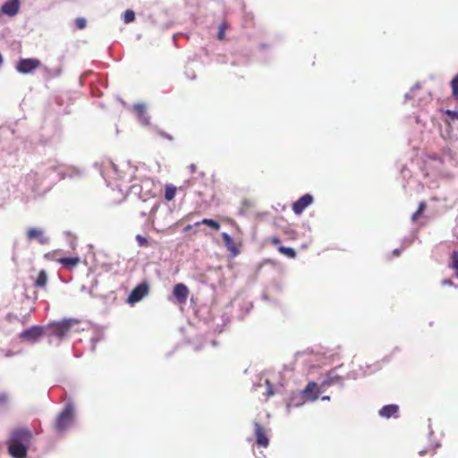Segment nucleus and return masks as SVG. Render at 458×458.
Instances as JSON below:
<instances>
[{"mask_svg":"<svg viewBox=\"0 0 458 458\" xmlns=\"http://www.w3.org/2000/svg\"><path fill=\"white\" fill-rule=\"evenodd\" d=\"M225 38V30H219L218 34H217V38L219 40H223Z\"/></svg>","mask_w":458,"mask_h":458,"instance_id":"obj_32","label":"nucleus"},{"mask_svg":"<svg viewBox=\"0 0 458 458\" xmlns=\"http://www.w3.org/2000/svg\"><path fill=\"white\" fill-rule=\"evenodd\" d=\"M399 253H400V250H399L398 249H395V250L393 251V254H394V256H398V255H399Z\"/></svg>","mask_w":458,"mask_h":458,"instance_id":"obj_34","label":"nucleus"},{"mask_svg":"<svg viewBox=\"0 0 458 458\" xmlns=\"http://www.w3.org/2000/svg\"><path fill=\"white\" fill-rule=\"evenodd\" d=\"M399 407L396 404L385 405L379 410V415L381 417L390 418L392 416H396Z\"/></svg>","mask_w":458,"mask_h":458,"instance_id":"obj_14","label":"nucleus"},{"mask_svg":"<svg viewBox=\"0 0 458 458\" xmlns=\"http://www.w3.org/2000/svg\"><path fill=\"white\" fill-rule=\"evenodd\" d=\"M75 26L77 29H84L87 26V21L85 18H77L75 20Z\"/></svg>","mask_w":458,"mask_h":458,"instance_id":"obj_28","label":"nucleus"},{"mask_svg":"<svg viewBox=\"0 0 458 458\" xmlns=\"http://www.w3.org/2000/svg\"><path fill=\"white\" fill-rule=\"evenodd\" d=\"M273 242H274V243H278V242H279V240H278L277 238H275V239H273Z\"/></svg>","mask_w":458,"mask_h":458,"instance_id":"obj_38","label":"nucleus"},{"mask_svg":"<svg viewBox=\"0 0 458 458\" xmlns=\"http://www.w3.org/2000/svg\"><path fill=\"white\" fill-rule=\"evenodd\" d=\"M19 7V0H9L3 4L1 10L4 13L13 16L18 13Z\"/></svg>","mask_w":458,"mask_h":458,"instance_id":"obj_12","label":"nucleus"},{"mask_svg":"<svg viewBox=\"0 0 458 458\" xmlns=\"http://www.w3.org/2000/svg\"><path fill=\"white\" fill-rule=\"evenodd\" d=\"M148 293V284L147 283H141L136 286L128 297V302L134 304L143 299Z\"/></svg>","mask_w":458,"mask_h":458,"instance_id":"obj_4","label":"nucleus"},{"mask_svg":"<svg viewBox=\"0 0 458 458\" xmlns=\"http://www.w3.org/2000/svg\"><path fill=\"white\" fill-rule=\"evenodd\" d=\"M199 225H206L216 231L220 229V225L216 221L209 218H204L201 221L195 223L194 225L199 226Z\"/></svg>","mask_w":458,"mask_h":458,"instance_id":"obj_17","label":"nucleus"},{"mask_svg":"<svg viewBox=\"0 0 458 458\" xmlns=\"http://www.w3.org/2000/svg\"><path fill=\"white\" fill-rule=\"evenodd\" d=\"M45 330L46 329L43 327H31L30 328L22 331L20 334V337L34 343L44 334Z\"/></svg>","mask_w":458,"mask_h":458,"instance_id":"obj_6","label":"nucleus"},{"mask_svg":"<svg viewBox=\"0 0 458 458\" xmlns=\"http://www.w3.org/2000/svg\"><path fill=\"white\" fill-rule=\"evenodd\" d=\"M323 401H328L330 400V397L328 395H325L321 398Z\"/></svg>","mask_w":458,"mask_h":458,"instance_id":"obj_36","label":"nucleus"},{"mask_svg":"<svg viewBox=\"0 0 458 458\" xmlns=\"http://www.w3.org/2000/svg\"><path fill=\"white\" fill-rule=\"evenodd\" d=\"M425 208H426V203L425 202H420L418 210L412 215L411 220L412 221H416L418 216H419V215L420 213H422L425 210Z\"/></svg>","mask_w":458,"mask_h":458,"instance_id":"obj_26","label":"nucleus"},{"mask_svg":"<svg viewBox=\"0 0 458 458\" xmlns=\"http://www.w3.org/2000/svg\"><path fill=\"white\" fill-rule=\"evenodd\" d=\"M410 94H411V93H407V94L405 95V98H411Z\"/></svg>","mask_w":458,"mask_h":458,"instance_id":"obj_41","label":"nucleus"},{"mask_svg":"<svg viewBox=\"0 0 458 458\" xmlns=\"http://www.w3.org/2000/svg\"><path fill=\"white\" fill-rule=\"evenodd\" d=\"M220 30H223V29H225V26L224 24H222L220 27H219Z\"/></svg>","mask_w":458,"mask_h":458,"instance_id":"obj_40","label":"nucleus"},{"mask_svg":"<svg viewBox=\"0 0 458 458\" xmlns=\"http://www.w3.org/2000/svg\"><path fill=\"white\" fill-rule=\"evenodd\" d=\"M78 321L75 319H64L59 322H53L48 324L45 329L47 331L49 336L55 335L58 338L64 337L71 329V327Z\"/></svg>","mask_w":458,"mask_h":458,"instance_id":"obj_1","label":"nucleus"},{"mask_svg":"<svg viewBox=\"0 0 458 458\" xmlns=\"http://www.w3.org/2000/svg\"><path fill=\"white\" fill-rule=\"evenodd\" d=\"M340 380L341 378L339 376L334 375V372H330L327 376V378L323 382V385L330 386L338 383Z\"/></svg>","mask_w":458,"mask_h":458,"instance_id":"obj_22","label":"nucleus"},{"mask_svg":"<svg viewBox=\"0 0 458 458\" xmlns=\"http://www.w3.org/2000/svg\"><path fill=\"white\" fill-rule=\"evenodd\" d=\"M254 428L258 445L261 447H267L269 444V438L266 430L258 422H254Z\"/></svg>","mask_w":458,"mask_h":458,"instance_id":"obj_8","label":"nucleus"},{"mask_svg":"<svg viewBox=\"0 0 458 458\" xmlns=\"http://www.w3.org/2000/svg\"><path fill=\"white\" fill-rule=\"evenodd\" d=\"M3 64V57H2V55L0 54V66L2 65Z\"/></svg>","mask_w":458,"mask_h":458,"instance_id":"obj_39","label":"nucleus"},{"mask_svg":"<svg viewBox=\"0 0 458 458\" xmlns=\"http://www.w3.org/2000/svg\"><path fill=\"white\" fill-rule=\"evenodd\" d=\"M123 19L125 23L131 22L135 20V13L128 9L123 13Z\"/></svg>","mask_w":458,"mask_h":458,"instance_id":"obj_24","label":"nucleus"},{"mask_svg":"<svg viewBox=\"0 0 458 458\" xmlns=\"http://www.w3.org/2000/svg\"><path fill=\"white\" fill-rule=\"evenodd\" d=\"M31 437V433L29 429L19 428L13 431L9 442L20 445H25L29 443Z\"/></svg>","mask_w":458,"mask_h":458,"instance_id":"obj_5","label":"nucleus"},{"mask_svg":"<svg viewBox=\"0 0 458 458\" xmlns=\"http://www.w3.org/2000/svg\"><path fill=\"white\" fill-rule=\"evenodd\" d=\"M176 193V187L172 184H167L165 191V199L171 201L174 199Z\"/></svg>","mask_w":458,"mask_h":458,"instance_id":"obj_19","label":"nucleus"},{"mask_svg":"<svg viewBox=\"0 0 458 458\" xmlns=\"http://www.w3.org/2000/svg\"><path fill=\"white\" fill-rule=\"evenodd\" d=\"M190 169H191V171L193 173V172L195 171V169H196L195 165H193V164H192V165H191Z\"/></svg>","mask_w":458,"mask_h":458,"instance_id":"obj_35","label":"nucleus"},{"mask_svg":"<svg viewBox=\"0 0 458 458\" xmlns=\"http://www.w3.org/2000/svg\"><path fill=\"white\" fill-rule=\"evenodd\" d=\"M82 174V171L76 167H68L66 172L63 174V178L69 177L73 178Z\"/></svg>","mask_w":458,"mask_h":458,"instance_id":"obj_20","label":"nucleus"},{"mask_svg":"<svg viewBox=\"0 0 458 458\" xmlns=\"http://www.w3.org/2000/svg\"><path fill=\"white\" fill-rule=\"evenodd\" d=\"M9 453L14 458H25L27 454V446L25 445L14 444L9 442Z\"/></svg>","mask_w":458,"mask_h":458,"instance_id":"obj_11","label":"nucleus"},{"mask_svg":"<svg viewBox=\"0 0 458 458\" xmlns=\"http://www.w3.org/2000/svg\"><path fill=\"white\" fill-rule=\"evenodd\" d=\"M453 283L450 279H445L442 281L443 285H451Z\"/></svg>","mask_w":458,"mask_h":458,"instance_id":"obj_33","label":"nucleus"},{"mask_svg":"<svg viewBox=\"0 0 458 458\" xmlns=\"http://www.w3.org/2000/svg\"><path fill=\"white\" fill-rule=\"evenodd\" d=\"M424 454V451H420V454L422 455Z\"/></svg>","mask_w":458,"mask_h":458,"instance_id":"obj_43","label":"nucleus"},{"mask_svg":"<svg viewBox=\"0 0 458 458\" xmlns=\"http://www.w3.org/2000/svg\"><path fill=\"white\" fill-rule=\"evenodd\" d=\"M445 114L448 115V117L452 120H458V110L453 111V110H446Z\"/></svg>","mask_w":458,"mask_h":458,"instance_id":"obj_30","label":"nucleus"},{"mask_svg":"<svg viewBox=\"0 0 458 458\" xmlns=\"http://www.w3.org/2000/svg\"><path fill=\"white\" fill-rule=\"evenodd\" d=\"M9 397L5 393H0V409L5 407L8 404Z\"/></svg>","mask_w":458,"mask_h":458,"instance_id":"obj_27","label":"nucleus"},{"mask_svg":"<svg viewBox=\"0 0 458 458\" xmlns=\"http://www.w3.org/2000/svg\"><path fill=\"white\" fill-rule=\"evenodd\" d=\"M173 294L180 303H184L188 298L189 290L185 284H177L174 287Z\"/></svg>","mask_w":458,"mask_h":458,"instance_id":"obj_9","label":"nucleus"},{"mask_svg":"<svg viewBox=\"0 0 458 458\" xmlns=\"http://www.w3.org/2000/svg\"><path fill=\"white\" fill-rule=\"evenodd\" d=\"M419 88H420L419 84H416V85L411 89V92H413L415 89H419Z\"/></svg>","mask_w":458,"mask_h":458,"instance_id":"obj_37","label":"nucleus"},{"mask_svg":"<svg viewBox=\"0 0 458 458\" xmlns=\"http://www.w3.org/2000/svg\"><path fill=\"white\" fill-rule=\"evenodd\" d=\"M221 235L227 250L236 255L238 251L232 237L227 233H222Z\"/></svg>","mask_w":458,"mask_h":458,"instance_id":"obj_15","label":"nucleus"},{"mask_svg":"<svg viewBox=\"0 0 458 458\" xmlns=\"http://www.w3.org/2000/svg\"><path fill=\"white\" fill-rule=\"evenodd\" d=\"M258 386H260V384L254 385V388H256V387H258Z\"/></svg>","mask_w":458,"mask_h":458,"instance_id":"obj_42","label":"nucleus"},{"mask_svg":"<svg viewBox=\"0 0 458 458\" xmlns=\"http://www.w3.org/2000/svg\"><path fill=\"white\" fill-rule=\"evenodd\" d=\"M79 258H62L59 259V262L64 267H72L76 266L79 263Z\"/></svg>","mask_w":458,"mask_h":458,"instance_id":"obj_21","label":"nucleus"},{"mask_svg":"<svg viewBox=\"0 0 458 458\" xmlns=\"http://www.w3.org/2000/svg\"><path fill=\"white\" fill-rule=\"evenodd\" d=\"M134 110L137 112L139 120L144 125H148L149 123V116L146 114V106L144 104H136L134 105Z\"/></svg>","mask_w":458,"mask_h":458,"instance_id":"obj_13","label":"nucleus"},{"mask_svg":"<svg viewBox=\"0 0 458 458\" xmlns=\"http://www.w3.org/2000/svg\"><path fill=\"white\" fill-rule=\"evenodd\" d=\"M47 283V272L45 270H41L38 275V277L35 281V285L38 286V287H45L46 284Z\"/></svg>","mask_w":458,"mask_h":458,"instance_id":"obj_18","label":"nucleus"},{"mask_svg":"<svg viewBox=\"0 0 458 458\" xmlns=\"http://www.w3.org/2000/svg\"><path fill=\"white\" fill-rule=\"evenodd\" d=\"M278 250L280 253H282L291 259H293L296 256L295 250L290 247L281 246V247H279Z\"/></svg>","mask_w":458,"mask_h":458,"instance_id":"obj_23","label":"nucleus"},{"mask_svg":"<svg viewBox=\"0 0 458 458\" xmlns=\"http://www.w3.org/2000/svg\"><path fill=\"white\" fill-rule=\"evenodd\" d=\"M451 267L455 270L456 276L458 277V252L456 251L453 253Z\"/></svg>","mask_w":458,"mask_h":458,"instance_id":"obj_25","label":"nucleus"},{"mask_svg":"<svg viewBox=\"0 0 458 458\" xmlns=\"http://www.w3.org/2000/svg\"><path fill=\"white\" fill-rule=\"evenodd\" d=\"M40 66L39 60L36 58L21 59L16 64V70L23 74L30 73Z\"/></svg>","mask_w":458,"mask_h":458,"instance_id":"obj_3","label":"nucleus"},{"mask_svg":"<svg viewBox=\"0 0 458 458\" xmlns=\"http://www.w3.org/2000/svg\"><path fill=\"white\" fill-rule=\"evenodd\" d=\"M27 238L29 241L37 239L41 244H46L49 241L48 238L44 235V231L39 228H30L27 231Z\"/></svg>","mask_w":458,"mask_h":458,"instance_id":"obj_10","label":"nucleus"},{"mask_svg":"<svg viewBox=\"0 0 458 458\" xmlns=\"http://www.w3.org/2000/svg\"><path fill=\"white\" fill-rule=\"evenodd\" d=\"M136 241L140 246H146L148 244V240L140 234L136 236Z\"/></svg>","mask_w":458,"mask_h":458,"instance_id":"obj_31","label":"nucleus"},{"mask_svg":"<svg viewBox=\"0 0 458 458\" xmlns=\"http://www.w3.org/2000/svg\"><path fill=\"white\" fill-rule=\"evenodd\" d=\"M318 388V386L316 383L314 382H310L307 385V386L305 387V389L303 390V394L304 396L308 399V400H310V401H315L318 399V394H315V395H310L312 392H314L315 390H317Z\"/></svg>","mask_w":458,"mask_h":458,"instance_id":"obj_16","label":"nucleus"},{"mask_svg":"<svg viewBox=\"0 0 458 458\" xmlns=\"http://www.w3.org/2000/svg\"><path fill=\"white\" fill-rule=\"evenodd\" d=\"M265 382H266V385H267L266 395H267V397H270V396L274 395V391H273V388H272V385L270 384L268 379H266Z\"/></svg>","mask_w":458,"mask_h":458,"instance_id":"obj_29","label":"nucleus"},{"mask_svg":"<svg viewBox=\"0 0 458 458\" xmlns=\"http://www.w3.org/2000/svg\"><path fill=\"white\" fill-rule=\"evenodd\" d=\"M74 420V408L72 403H67L64 409L60 412L55 421V429L63 432L68 429Z\"/></svg>","mask_w":458,"mask_h":458,"instance_id":"obj_2","label":"nucleus"},{"mask_svg":"<svg viewBox=\"0 0 458 458\" xmlns=\"http://www.w3.org/2000/svg\"><path fill=\"white\" fill-rule=\"evenodd\" d=\"M312 202L313 197L310 194H305L293 204V210L296 215H301Z\"/></svg>","mask_w":458,"mask_h":458,"instance_id":"obj_7","label":"nucleus"}]
</instances>
